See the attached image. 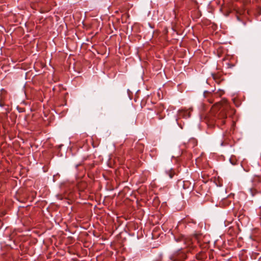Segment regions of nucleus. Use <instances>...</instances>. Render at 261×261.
Here are the masks:
<instances>
[{
  "label": "nucleus",
  "mask_w": 261,
  "mask_h": 261,
  "mask_svg": "<svg viewBox=\"0 0 261 261\" xmlns=\"http://www.w3.org/2000/svg\"><path fill=\"white\" fill-rule=\"evenodd\" d=\"M219 104L221 105V111L217 116L211 118L208 121L207 126L210 127H213L215 125L219 127L225 123V119L227 118L225 111L229 108L228 101L226 99H222Z\"/></svg>",
  "instance_id": "1"
},
{
  "label": "nucleus",
  "mask_w": 261,
  "mask_h": 261,
  "mask_svg": "<svg viewBox=\"0 0 261 261\" xmlns=\"http://www.w3.org/2000/svg\"><path fill=\"white\" fill-rule=\"evenodd\" d=\"M174 261H185L187 258V255L185 253L178 250L175 252L173 255Z\"/></svg>",
  "instance_id": "2"
},
{
  "label": "nucleus",
  "mask_w": 261,
  "mask_h": 261,
  "mask_svg": "<svg viewBox=\"0 0 261 261\" xmlns=\"http://www.w3.org/2000/svg\"><path fill=\"white\" fill-rule=\"evenodd\" d=\"M175 240L176 242L183 241L185 244L189 245V243L191 242V238L190 237H186L182 234H180L178 236L175 237Z\"/></svg>",
  "instance_id": "3"
},
{
  "label": "nucleus",
  "mask_w": 261,
  "mask_h": 261,
  "mask_svg": "<svg viewBox=\"0 0 261 261\" xmlns=\"http://www.w3.org/2000/svg\"><path fill=\"white\" fill-rule=\"evenodd\" d=\"M178 187L181 186L184 189H190L192 187L191 183L189 180H179L178 182Z\"/></svg>",
  "instance_id": "4"
},
{
  "label": "nucleus",
  "mask_w": 261,
  "mask_h": 261,
  "mask_svg": "<svg viewBox=\"0 0 261 261\" xmlns=\"http://www.w3.org/2000/svg\"><path fill=\"white\" fill-rule=\"evenodd\" d=\"M212 75L214 80L218 84H220L222 81H224V79L222 77V75L220 73H212Z\"/></svg>",
  "instance_id": "5"
},
{
  "label": "nucleus",
  "mask_w": 261,
  "mask_h": 261,
  "mask_svg": "<svg viewBox=\"0 0 261 261\" xmlns=\"http://www.w3.org/2000/svg\"><path fill=\"white\" fill-rule=\"evenodd\" d=\"M178 113L180 116L184 118H189L191 116L190 112L188 110H181L178 111Z\"/></svg>",
  "instance_id": "6"
},
{
  "label": "nucleus",
  "mask_w": 261,
  "mask_h": 261,
  "mask_svg": "<svg viewBox=\"0 0 261 261\" xmlns=\"http://www.w3.org/2000/svg\"><path fill=\"white\" fill-rule=\"evenodd\" d=\"M201 236V233L200 232H195L191 236H189V237L191 238V242L189 243V245L190 244L192 243V238H194L197 241H199V239H200V237Z\"/></svg>",
  "instance_id": "7"
},
{
  "label": "nucleus",
  "mask_w": 261,
  "mask_h": 261,
  "mask_svg": "<svg viewBox=\"0 0 261 261\" xmlns=\"http://www.w3.org/2000/svg\"><path fill=\"white\" fill-rule=\"evenodd\" d=\"M153 113L156 115V118L159 120H162L165 117V114H164L162 111H159V112H154Z\"/></svg>",
  "instance_id": "8"
},
{
  "label": "nucleus",
  "mask_w": 261,
  "mask_h": 261,
  "mask_svg": "<svg viewBox=\"0 0 261 261\" xmlns=\"http://www.w3.org/2000/svg\"><path fill=\"white\" fill-rule=\"evenodd\" d=\"M167 174H168L170 178H173L175 174L174 170L173 169H170L169 170L166 171Z\"/></svg>",
  "instance_id": "9"
},
{
  "label": "nucleus",
  "mask_w": 261,
  "mask_h": 261,
  "mask_svg": "<svg viewBox=\"0 0 261 261\" xmlns=\"http://www.w3.org/2000/svg\"><path fill=\"white\" fill-rule=\"evenodd\" d=\"M203 253L202 252H200L198 254H196V258L198 259V260H202L203 259Z\"/></svg>",
  "instance_id": "10"
},
{
  "label": "nucleus",
  "mask_w": 261,
  "mask_h": 261,
  "mask_svg": "<svg viewBox=\"0 0 261 261\" xmlns=\"http://www.w3.org/2000/svg\"><path fill=\"white\" fill-rule=\"evenodd\" d=\"M224 91L223 90H219L217 93L214 94L213 96H218L220 97L223 94H224Z\"/></svg>",
  "instance_id": "11"
},
{
  "label": "nucleus",
  "mask_w": 261,
  "mask_h": 261,
  "mask_svg": "<svg viewBox=\"0 0 261 261\" xmlns=\"http://www.w3.org/2000/svg\"><path fill=\"white\" fill-rule=\"evenodd\" d=\"M229 161L232 165H236L237 162V160L234 156H231L229 159Z\"/></svg>",
  "instance_id": "12"
},
{
  "label": "nucleus",
  "mask_w": 261,
  "mask_h": 261,
  "mask_svg": "<svg viewBox=\"0 0 261 261\" xmlns=\"http://www.w3.org/2000/svg\"><path fill=\"white\" fill-rule=\"evenodd\" d=\"M209 94H211V93L208 91H204L203 93V95L205 97H207Z\"/></svg>",
  "instance_id": "13"
},
{
  "label": "nucleus",
  "mask_w": 261,
  "mask_h": 261,
  "mask_svg": "<svg viewBox=\"0 0 261 261\" xmlns=\"http://www.w3.org/2000/svg\"><path fill=\"white\" fill-rule=\"evenodd\" d=\"M214 96V95H212V98H211V99H207V101H208L210 103H212L214 102V99H213V98H214L215 96Z\"/></svg>",
  "instance_id": "14"
},
{
  "label": "nucleus",
  "mask_w": 261,
  "mask_h": 261,
  "mask_svg": "<svg viewBox=\"0 0 261 261\" xmlns=\"http://www.w3.org/2000/svg\"><path fill=\"white\" fill-rule=\"evenodd\" d=\"M154 117H152V118L150 119V122L151 123H155V120H154Z\"/></svg>",
  "instance_id": "15"
}]
</instances>
